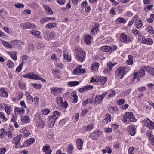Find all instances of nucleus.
Masks as SVG:
<instances>
[{"label": "nucleus", "mask_w": 154, "mask_h": 154, "mask_svg": "<svg viewBox=\"0 0 154 154\" xmlns=\"http://www.w3.org/2000/svg\"><path fill=\"white\" fill-rule=\"evenodd\" d=\"M74 54L76 59L79 61L82 62L85 60L86 54L85 51L82 48H76L74 50Z\"/></svg>", "instance_id": "obj_1"}, {"label": "nucleus", "mask_w": 154, "mask_h": 154, "mask_svg": "<svg viewBox=\"0 0 154 154\" xmlns=\"http://www.w3.org/2000/svg\"><path fill=\"white\" fill-rule=\"evenodd\" d=\"M122 121L126 124L130 123L131 122H134L136 121L133 113L129 112L125 113L122 119Z\"/></svg>", "instance_id": "obj_2"}, {"label": "nucleus", "mask_w": 154, "mask_h": 154, "mask_svg": "<svg viewBox=\"0 0 154 154\" xmlns=\"http://www.w3.org/2000/svg\"><path fill=\"white\" fill-rule=\"evenodd\" d=\"M145 70L144 68L140 69L136 72H135L133 75V80L137 79L139 81L140 78L145 75Z\"/></svg>", "instance_id": "obj_3"}, {"label": "nucleus", "mask_w": 154, "mask_h": 154, "mask_svg": "<svg viewBox=\"0 0 154 154\" xmlns=\"http://www.w3.org/2000/svg\"><path fill=\"white\" fill-rule=\"evenodd\" d=\"M60 116L59 112L57 111H54L53 113V115L49 116L47 119V122H52L55 124L56 121L57 119Z\"/></svg>", "instance_id": "obj_4"}, {"label": "nucleus", "mask_w": 154, "mask_h": 154, "mask_svg": "<svg viewBox=\"0 0 154 154\" xmlns=\"http://www.w3.org/2000/svg\"><path fill=\"white\" fill-rule=\"evenodd\" d=\"M138 39L139 41L143 44L151 45L153 43V41L152 39L150 38H145L143 35L138 36Z\"/></svg>", "instance_id": "obj_5"}, {"label": "nucleus", "mask_w": 154, "mask_h": 154, "mask_svg": "<svg viewBox=\"0 0 154 154\" xmlns=\"http://www.w3.org/2000/svg\"><path fill=\"white\" fill-rule=\"evenodd\" d=\"M122 67L118 68L115 72V76L118 79H122L125 75V73Z\"/></svg>", "instance_id": "obj_6"}, {"label": "nucleus", "mask_w": 154, "mask_h": 154, "mask_svg": "<svg viewBox=\"0 0 154 154\" xmlns=\"http://www.w3.org/2000/svg\"><path fill=\"white\" fill-rule=\"evenodd\" d=\"M81 65H78L73 71V73L75 75H79L80 74L84 73L85 72V69L82 68Z\"/></svg>", "instance_id": "obj_7"}, {"label": "nucleus", "mask_w": 154, "mask_h": 154, "mask_svg": "<svg viewBox=\"0 0 154 154\" xmlns=\"http://www.w3.org/2000/svg\"><path fill=\"white\" fill-rule=\"evenodd\" d=\"M120 41L122 43H127L130 42L131 38L129 36H127L124 33L121 34L120 36Z\"/></svg>", "instance_id": "obj_8"}, {"label": "nucleus", "mask_w": 154, "mask_h": 154, "mask_svg": "<svg viewBox=\"0 0 154 154\" xmlns=\"http://www.w3.org/2000/svg\"><path fill=\"white\" fill-rule=\"evenodd\" d=\"M101 135V131L99 130H97L91 133L90 135V137L94 140H96Z\"/></svg>", "instance_id": "obj_9"}, {"label": "nucleus", "mask_w": 154, "mask_h": 154, "mask_svg": "<svg viewBox=\"0 0 154 154\" xmlns=\"http://www.w3.org/2000/svg\"><path fill=\"white\" fill-rule=\"evenodd\" d=\"M127 130L130 135L134 136L135 134L136 128L135 125H130L127 127Z\"/></svg>", "instance_id": "obj_10"}, {"label": "nucleus", "mask_w": 154, "mask_h": 154, "mask_svg": "<svg viewBox=\"0 0 154 154\" xmlns=\"http://www.w3.org/2000/svg\"><path fill=\"white\" fill-rule=\"evenodd\" d=\"M55 36V34L54 32L47 31H46L45 33L44 37L45 39L50 40L53 39Z\"/></svg>", "instance_id": "obj_11"}, {"label": "nucleus", "mask_w": 154, "mask_h": 154, "mask_svg": "<svg viewBox=\"0 0 154 154\" xmlns=\"http://www.w3.org/2000/svg\"><path fill=\"white\" fill-rule=\"evenodd\" d=\"M63 89L57 87H53L51 88V92L54 95H59L62 93Z\"/></svg>", "instance_id": "obj_12"}, {"label": "nucleus", "mask_w": 154, "mask_h": 154, "mask_svg": "<svg viewBox=\"0 0 154 154\" xmlns=\"http://www.w3.org/2000/svg\"><path fill=\"white\" fill-rule=\"evenodd\" d=\"M23 76L26 78H29L31 79L38 80V76L32 73H29L27 74L23 75Z\"/></svg>", "instance_id": "obj_13"}, {"label": "nucleus", "mask_w": 154, "mask_h": 154, "mask_svg": "<svg viewBox=\"0 0 154 154\" xmlns=\"http://www.w3.org/2000/svg\"><path fill=\"white\" fill-rule=\"evenodd\" d=\"M94 125L93 123H91L87 125L84 126L82 128L83 132H86L91 131L93 129Z\"/></svg>", "instance_id": "obj_14"}, {"label": "nucleus", "mask_w": 154, "mask_h": 154, "mask_svg": "<svg viewBox=\"0 0 154 154\" xmlns=\"http://www.w3.org/2000/svg\"><path fill=\"white\" fill-rule=\"evenodd\" d=\"M107 78L106 77L97 76V83L101 85H103L106 83L107 80Z\"/></svg>", "instance_id": "obj_15"}, {"label": "nucleus", "mask_w": 154, "mask_h": 154, "mask_svg": "<svg viewBox=\"0 0 154 154\" xmlns=\"http://www.w3.org/2000/svg\"><path fill=\"white\" fill-rule=\"evenodd\" d=\"M144 68L145 71L149 74L150 75L154 77V68L146 66L144 67Z\"/></svg>", "instance_id": "obj_16"}, {"label": "nucleus", "mask_w": 154, "mask_h": 154, "mask_svg": "<svg viewBox=\"0 0 154 154\" xmlns=\"http://www.w3.org/2000/svg\"><path fill=\"white\" fill-rule=\"evenodd\" d=\"M0 95L2 97L5 98L8 96V94L5 88H2L0 89Z\"/></svg>", "instance_id": "obj_17"}, {"label": "nucleus", "mask_w": 154, "mask_h": 154, "mask_svg": "<svg viewBox=\"0 0 154 154\" xmlns=\"http://www.w3.org/2000/svg\"><path fill=\"white\" fill-rule=\"evenodd\" d=\"M50 146L46 144L43 147L42 150L45 154H51L52 150L50 149Z\"/></svg>", "instance_id": "obj_18"}, {"label": "nucleus", "mask_w": 154, "mask_h": 154, "mask_svg": "<svg viewBox=\"0 0 154 154\" xmlns=\"http://www.w3.org/2000/svg\"><path fill=\"white\" fill-rule=\"evenodd\" d=\"M71 98L72 102L76 103L78 101V97L77 96L76 92L75 91H72L71 94Z\"/></svg>", "instance_id": "obj_19"}, {"label": "nucleus", "mask_w": 154, "mask_h": 154, "mask_svg": "<svg viewBox=\"0 0 154 154\" xmlns=\"http://www.w3.org/2000/svg\"><path fill=\"white\" fill-rule=\"evenodd\" d=\"M99 67V64L97 62H94L91 65V69L92 71L94 72H96L98 70Z\"/></svg>", "instance_id": "obj_20"}, {"label": "nucleus", "mask_w": 154, "mask_h": 154, "mask_svg": "<svg viewBox=\"0 0 154 154\" xmlns=\"http://www.w3.org/2000/svg\"><path fill=\"white\" fill-rule=\"evenodd\" d=\"M43 7L45 9V12L47 14L51 15L53 14V11L49 6L45 5L43 6Z\"/></svg>", "instance_id": "obj_21"}, {"label": "nucleus", "mask_w": 154, "mask_h": 154, "mask_svg": "<svg viewBox=\"0 0 154 154\" xmlns=\"http://www.w3.org/2000/svg\"><path fill=\"white\" fill-rule=\"evenodd\" d=\"M92 37L89 35L85 34L84 36V41L88 45H89L91 42Z\"/></svg>", "instance_id": "obj_22"}, {"label": "nucleus", "mask_w": 154, "mask_h": 154, "mask_svg": "<svg viewBox=\"0 0 154 154\" xmlns=\"http://www.w3.org/2000/svg\"><path fill=\"white\" fill-rule=\"evenodd\" d=\"M20 132L22 133V135L24 138L27 137L30 134L29 131L27 130L26 127H23L20 130Z\"/></svg>", "instance_id": "obj_23"}, {"label": "nucleus", "mask_w": 154, "mask_h": 154, "mask_svg": "<svg viewBox=\"0 0 154 154\" xmlns=\"http://www.w3.org/2000/svg\"><path fill=\"white\" fill-rule=\"evenodd\" d=\"M21 138V135L20 134L14 137L12 141L13 143L16 145H18L20 142Z\"/></svg>", "instance_id": "obj_24"}, {"label": "nucleus", "mask_w": 154, "mask_h": 154, "mask_svg": "<svg viewBox=\"0 0 154 154\" xmlns=\"http://www.w3.org/2000/svg\"><path fill=\"white\" fill-rule=\"evenodd\" d=\"M93 88V86L92 85H87L86 86H84L82 88H80L79 89V91L82 93L86 91L91 90Z\"/></svg>", "instance_id": "obj_25"}, {"label": "nucleus", "mask_w": 154, "mask_h": 154, "mask_svg": "<svg viewBox=\"0 0 154 154\" xmlns=\"http://www.w3.org/2000/svg\"><path fill=\"white\" fill-rule=\"evenodd\" d=\"M126 63L128 65H131L133 64V57L132 55H129L128 56V59L126 61Z\"/></svg>", "instance_id": "obj_26"}, {"label": "nucleus", "mask_w": 154, "mask_h": 154, "mask_svg": "<svg viewBox=\"0 0 154 154\" xmlns=\"http://www.w3.org/2000/svg\"><path fill=\"white\" fill-rule=\"evenodd\" d=\"M103 100L100 95H97L95 98L94 105H95L96 103L98 104H101Z\"/></svg>", "instance_id": "obj_27"}, {"label": "nucleus", "mask_w": 154, "mask_h": 154, "mask_svg": "<svg viewBox=\"0 0 154 154\" xmlns=\"http://www.w3.org/2000/svg\"><path fill=\"white\" fill-rule=\"evenodd\" d=\"M76 143L78 149L79 150L82 149L83 144V142L82 140L81 139H78L76 140Z\"/></svg>", "instance_id": "obj_28"}, {"label": "nucleus", "mask_w": 154, "mask_h": 154, "mask_svg": "<svg viewBox=\"0 0 154 154\" xmlns=\"http://www.w3.org/2000/svg\"><path fill=\"white\" fill-rule=\"evenodd\" d=\"M24 29H30L35 28L36 26L34 24H32L29 23H27L24 24L23 25Z\"/></svg>", "instance_id": "obj_29"}, {"label": "nucleus", "mask_w": 154, "mask_h": 154, "mask_svg": "<svg viewBox=\"0 0 154 154\" xmlns=\"http://www.w3.org/2000/svg\"><path fill=\"white\" fill-rule=\"evenodd\" d=\"M35 141L34 138H30L29 139L24 143V146L27 147L33 143Z\"/></svg>", "instance_id": "obj_30"}, {"label": "nucleus", "mask_w": 154, "mask_h": 154, "mask_svg": "<svg viewBox=\"0 0 154 154\" xmlns=\"http://www.w3.org/2000/svg\"><path fill=\"white\" fill-rule=\"evenodd\" d=\"M74 149L73 145L72 143L69 144L66 148L67 152L69 154H72L73 153Z\"/></svg>", "instance_id": "obj_31"}, {"label": "nucleus", "mask_w": 154, "mask_h": 154, "mask_svg": "<svg viewBox=\"0 0 154 154\" xmlns=\"http://www.w3.org/2000/svg\"><path fill=\"white\" fill-rule=\"evenodd\" d=\"M14 111L17 114H23L25 112L24 108L17 107L15 108Z\"/></svg>", "instance_id": "obj_32"}, {"label": "nucleus", "mask_w": 154, "mask_h": 154, "mask_svg": "<svg viewBox=\"0 0 154 154\" xmlns=\"http://www.w3.org/2000/svg\"><path fill=\"white\" fill-rule=\"evenodd\" d=\"M30 120L29 117L27 116H23L21 117V121L23 123H28L29 122Z\"/></svg>", "instance_id": "obj_33"}, {"label": "nucleus", "mask_w": 154, "mask_h": 154, "mask_svg": "<svg viewBox=\"0 0 154 154\" xmlns=\"http://www.w3.org/2000/svg\"><path fill=\"white\" fill-rule=\"evenodd\" d=\"M109 109L110 112L113 114H118L119 112V109L116 106H110Z\"/></svg>", "instance_id": "obj_34"}, {"label": "nucleus", "mask_w": 154, "mask_h": 154, "mask_svg": "<svg viewBox=\"0 0 154 154\" xmlns=\"http://www.w3.org/2000/svg\"><path fill=\"white\" fill-rule=\"evenodd\" d=\"M5 110L7 114L9 115L10 114L11 112L12 111V108L10 106L6 104H4Z\"/></svg>", "instance_id": "obj_35"}, {"label": "nucleus", "mask_w": 154, "mask_h": 154, "mask_svg": "<svg viewBox=\"0 0 154 154\" xmlns=\"http://www.w3.org/2000/svg\"><path fill=\"white\" fill-rule=\"evenodd\" d=\"M148 122L146 125V126L149 129L151 130L154 129V123L151 121L149 119L148 120Z\"/></svg>", "instance_id": "obj_36"}, {"label": "nucleus", "mask_w": 154, "mask_h": 154, "mask_svg": "<svg viewBox=\"0 0 154 154\" xmlns=\"http://www.w3.org/2000/svg\"><path fill=\"white\" fill-rule=\"evenodd\" d=\"M53 74L57 77V79L60 78L59 76L60 75V73L59 70L55 68L52 71Z\"/></svg>", "instance_id": "obj_37"}, {"label": "nucleus", "mask_w": 154, "mask_h": 154, "mask_svg": "<svg viewBox=\"0 0 154 154\" xmlns=\"http://www.w3.org/2000/svg\"><path fill=\"white\" fill-rule=\"evenodd\" d=\"M110 46H104L101 47L100 49L103 52H109L110 53Z\"/></svg>", "instance_id": "obj_38"}, {"label": "nucleus", "mask_w": 154, "mask_h": 154, "mask_svg": "<svg viewBox=\"0 0 154 154\" xmlns=\"http://www.w3.org/2000/svg\"><path fill=\"white\" fill-rule=\"evenodd\" d=\"M8 54L14 60H17V53L16 52L14 51H12L9 52Z\"/></svg>", "instance_id": "obj_39"}, {"label": "nucleus", "mask_w": 154, "mask_h": 154, "mask_svg": "<svg viewBox=\"0 0 154 154\" xmlns=\"http://www.w3.org/2000/svg\"><path fill=\"white\" fill-rule=\"evenodd\" d=\"M126 22V20L122 17H119L118 18L116 21V23L118 24L125 23Z\"/></svg>", "instance_id": "obj_40"}, {"label": "nucleus", "mask_w": 154, "mask_h": 154, "mask_svg": "<svg viewBox=\"0 0 154 154\" xmlns=\"http://www.w3.org/2000/svg\"><path fill=\"white\" fill-rule=\"evenodd\" d=\"M10 42L13 45H20L23 44V42L19 40H13Z\"/></svg>", "instance_id": "obj_41"}, {"label": "nucleus", "mask_w": 154, "mask_h": 154, "mask_svg": "<svg viewBox=\"0 0 154 154\" xmlns=\"http://www.w3.org/2000/svg\"><path fill=\"white\" fill-rule=\"evenodd\" d=\"M146 134L149 137V138L150 141L154 140V136L153 134L152 131L147 132Z\"/></svg>", "instance_id": "obj_42"}, {"label": "nucleus", "mask_w": 154, "mask_h": 154, "mask_svg": "<svg viewBox=\"0 0 154 154\" xmlns=\"http://www.w3.org/2000/svg\"><path fill=\"white\" fill-rule=\"evenodd\" d=\"M111 119V116L109 114H108L106 116V118L104 119V122L106 124L110 122Z\"/></svg>", "instance_id": "obj_43"}, {"label": "nucleus", "mask_w": 154, "mask_h": 154, "mask_svg": "<svg viewBox=\"0 0 154 154\" xmlns=\"http://www.w3.org/2000/svg\"><path fill=\"white\" fill-rule=\"evenodd\" d=\"M2 43L5 46L8 48L12 49L13 48V46L11 45V44L10 42L4 41Z\"/></svg>", "instance_id": "obj_44"}, {"label": "nucleus", "mask_w": 154, "mask_h": 154, "mask_svg": "<svg viewBox=\"0 0 154 154\" xmlns=\"http://www.w3.org/2000/svg\"><path fill=\"white\" fill-rule=\"evenodd\" d=\"M79 82L77 81H70L68 82V85L70 87H73L78 85Z\"/></svg>", "instance_id": "obj_45"}, {"label": "nucleus", "mask_w": 154, "mask_h": 154, "mask_svg": "<svg viewBox=\"0 0 154 154\" xmlns=\"http://www.w3.org/2000/svg\"><path fill=\"white\" fill-rule=\"evenodd\" d=\"M1 133H0V139H2L6 135V131L4 128H2L1 129Z\"/></svg>", "instance_id": "obj_46"}, {"label": "nucleus", "mask_w": 154, "mask_h": 154, "mask_svg": "<svg viewBox=\"0 0 154 154\" xmlns=\"http://www.w3.org/2000/svg\"><path fill=\"white\" fill-rule=\"evenodd\" d=\"M63 56L64 59L67 62H70L72 60L71 57V56L69 55L68 54H63Z\"/></svg>", "instance_id": "obj_47"}, {"label": "nucleus", "mask_w": 154, "mask_h": 154, "mask_svg": "<svg viewBox=\"0 0 154 154\" xmlns=\"http://www.w3.org/2000/svg\"><path fill=\"white\" fill-rule=\"evenodd\" d=\"M0 119L2 120L3 122H6L8 119L5 116V115L4 113L0 112Z\"/></svg>", "instance_id": "obj_48"}, {"label": "nucleus", "mask_w": 154, "mask_h": 154, "mask_svg": "<svg viewBox=\"0 0 154 154\" xmlns=\"http://www.w3.org/2000/svg\"><path fill=\"white\" fill-rule=\"evenodd\" d=\"M7 66L9 68H12L14 66V63L10 60H8L7 61Z\"/></svg>", "instance_id": "obj_49"}, {"label": "nucleus", "mask_w": 154, "mask_h": 154, "mask_svg": "<svg viewBox=\"0 0 154 154\" xmlns=\"http://www.w3.org/2000/svg\"><path fill=\"white\" fill-rule=\"evenodd\" d=\"M50 109L48 108L45 109L41 111V113L44 115H47L50 113Z\"/></svg>", "instance_id": "obj_50"}, {"label": "nucleus", "mask_w": 154, "mask_h": 154, "mask_svg": "<svg viewBox=\"0 0 154 154\" xmlns=\"http://www.w3.org/2000/svg\"><path fill=\"white\" fill-rule=\"evenodd\" d=\"M116 95V91L114 90H111L110 91V93L108 95V97L109 98L115 97Z\"/></svg>", "instance_id": "obj_51"}, {"label": "nucleus", "mask_w": 154, "mask_h": 154, "mask_svg": "<svg viewBox=\"0 0 154 154\" xmlns=\"http://www.w3.org/2000/svg\"><path fill=\"white\" fill-rule=\"evenodd\" d=\"M45 126V122L42 119H39V128H43Z\"/></svg>", "instance_id": "obj_52"}, {"label": "nucleus", "mask_w": 154, "mask_h": 154, "mask_svg": "<svg viewBox=\"0 0 154 154\" xmlns=\"http://www.w3.org/2000/svg\"><path fill=\"white\" fill-rule=\"evenodd\" d=\"M56 26V24L55 23H50L47 24L46 27L47 28H52L55 27Z\"/></svg>", "instance_id": "obj_53"}, {"label": "nucleus", "mask_w": 154, "mask_h": 154, "mask_svg": "<svg viewBox=\"0 0 154 154\" xmlns=\"http://www.w3.org/2000/svg\"><path fill=\"white\" fill-rule=\"evenodd\" d=\"M23 62H22L16 68V71L20 72H21V70L23 68Z\"/></svg>", "instance_id": "obj_54"}, {"label": "nucleus", "mask_w": 154, "mask_h": 154, "mask_svg": "<svg viewBox=\"0 0 154 154\" xmlns=\"http://www.w3.org/2000/svg\"><path fill=\"white\" fill-rule=\"evenodd\" d=\"M60 106H61L63 108L66 109L68 107V103L66 101H63V103H62L60 105Z\"/></svg>", "instance_id": "obj_55"}, {"label": "nucleus", "mask_w": 154, "mask_h": 154, "mask_svg": "<svg viewBox=\"0 0 154 154\" xmlns=\"http://www.w3.org/2000/svg\"><path fill=\"white\" fill-rule=\"evenodd\" d=\"M19 86L20 88L22 89L25 90L26 88V85L24 83L21 82L19 84Z\"/></svg>", "instance_id": "obj_56"}, {"label": "nucleus", "mask_w": 154, "mask_h": 154, "mask_svg": "<svg viewBox=\"0 0 154 154\" xmlns=\"http://www.w3.org/2000/svg\"><path fill=\"white\" fill-rule=\"evenodd\" d=\"M30 33L32 34L34 36L37 37V38H38V31H37L35 29H32L30 31Z\"/></svg>", "instance_id": "obj_57"}, {"label": "nucleus", "mask_w": 154, "mask_h": 154, "mask_svg": "<svg viewBox=\"0 0 154 154\" xmlns=\"http://www.w3.org/2000/svg\"><path fill=\"white\" fill-rule=\"evenodd\" d=\"M133 33L136 35H139V36L140 35H142V33H141V32L137 29H133Z\"/></svg>", "instance_id": "obj_58"}, {"label": "nucleus", "mask_w": 154, "mask_h": 154, "mask_svg": "<svg viewBox=\"0 0 154 154\" xmlns=\"http://www.w3.org/2000/svg\"><path fill=\"white\" fill-rule=\"evenodd\" d=\"M56 101L57 103L60 105V104H61L63 102V98L60 97H58L56 99Z\"/></svg>", "instance_id": "obj_59"}, {"label": "nucleus", "mask_w": 154, "mask_h": 154, "mask_svg": "<svg viewBox=\"0 0 154 154\" xmlns=\"http://www.w3.org/2000/svg\"><path fill=\"white\" fill-rule=\"evenodd\" d=\"M125 102V100L122 98L119 99L117 101V103L119 105H122L124 104Z\"/></svg>", "instance_id": "obj_60"}, {"label": "nucleus", "mask_w": 154, "mask_h": 154, "mask_svg": "<svg viewBox=\"0 0 154 154\" xmlns=\"http://www.w3.org/2000/svg\"><path fill=\"white\" fill-rule=\"evenodd\" d=\"M118 48V47L115 45H113L110 46V53L113 52L114 51H116Z\"/></svg>", "instance_id": "obj_61"}, {"label": "nucleus", "mask_w": 154, "mask_h": 154, "mask_svg": "<svg viewBox=\"0 0 154 154\" xmlns=\"http://www.w3.org/2000/svg\"><path fill=\"white\" fill-rule=\"evenodd\" d=\"M99 29H91V34L92 36L95 35L97 33L99 32Z\"/></svg>", "instance_id": "obj_62"}, {"label": "nucleus", "mask_w": 154, "mask_h": 154, "mask_svg": "<svg viewBox=\"0 0 154 154\" xmlns=\"http://www.w3.org/2000/svg\"><path fill=\"white\" fill-rule=\"evenodd\" d=\"M136 27L137 28H140L142 26V24L141 23V21L140 20H138L136 23Z\"/></svg>", "instance_id": "obj_63"}, {"label": "nucleus", "mask_w": 154, "mask_h": 154, "mask_svg": "<svg viewBox=\"0 0 154 154\" xmlns=\"http://www.w3.org/2000/svg\"><path fill=\"white\" fill-rule=\"evenodd\" d=\"M153 6V5L146 6L144 8L145 11L148 12V11L152 9V8Z\"/></svg>", "instance_id": "obj_64"}]
</instances>
